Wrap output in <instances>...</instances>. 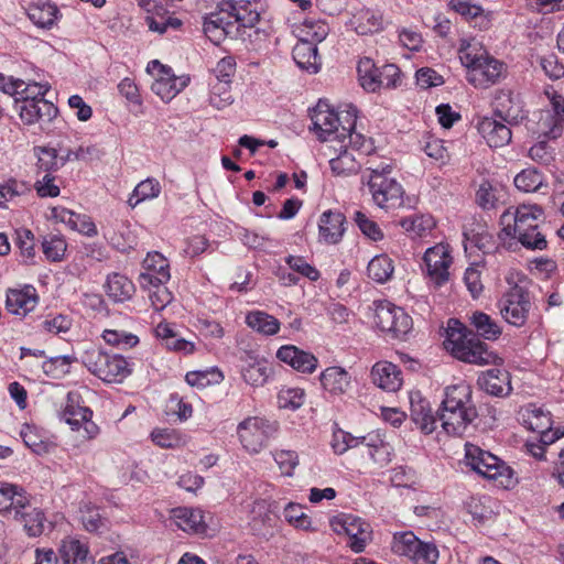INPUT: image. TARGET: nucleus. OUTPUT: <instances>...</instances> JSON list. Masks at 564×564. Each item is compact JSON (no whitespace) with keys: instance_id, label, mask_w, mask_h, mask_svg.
I'll list each match as a JSON object with an SVG mask.
<instances>
[{"instance_id":"f257e3e1","label":"nucleus","mask_w":564,"mask_h":564,"mask_svg":"<svg viewBox=\"0 0 564 564\" xmlns=\"http://www.w3.org/2000/svg\"><path fill=\"white\" fill-rule=\"evenodd\" d=\"M543 209L533 204L509 207L500 216L501 235L516 239L530 250H544L547 246L545 236L539 231Z\"/></svg>"},{"instance_id":"f03ea898","label":"nucleus","mask_w":564,"mask_h":564,"mask_svg":"<svg viewBox=\"0 0 564 564\" xmlns=\"http://www.w3.org/2000/svg\"><path fill=\"white\" fill-rule=\"evenodd\" d=\"M440 421L443 430L453 436L466 434L478 413L471 401V388L466 383L448 387L442 402Z\"/></svg>"},{"instance_id":"7ed1b4c3","label":"nucleus","mask_w":564,"mask_h":564,"mask_svg":"<svg viewBox=\"0 0 564 564\" xmlns=\"http://www.w3.org/2000/svg\"><path fill=\"white\" fill-rule=\"evenodd\" d=\"M446 334L444 345L455 358L477 366L496 362L497 356L488 350V346L459 321L451 318Z\"/></svg>"},{"instance_id":"20e7f679","label":"nucleus","mask_w":564,"mask_h":564,"mask_svg":"<svg viewBox=\"0 0 564 564\" xmlns=\"http://www.w3.org/2000/svg\"><path fill=\"white\" fill-rule=\"evenodd\" d=\"M459 59L467 68L466 79L475 88H488L498 84L507 74L503 62L476 45L467 44L459 50Z\"/></svg>"},{"instance_id":"39448f33","label":"nucleus","mask_w":564,"mask_h":564,"mask_svg":"<svg viewBox=\"0 0 564 564\" xmlns=\"http://www.w3.org/2000/svg\"><path fill=\"white\" fill-rule=\"evenodd\" d=\"M366 171L368 174H364L361 181L368 186L378 207L393 209L403 205L404 189L395 178L390 177L391 165H369Z\"/></svg>"},{"instance_id":"423d86ee","label":"nucleus","mask_w":564,"mask_h":564,"mask_svg":"<svg viewBox=\"0 0 564 564\" xmlns=\"http://www.w3.org/2000/svg\"><path fill=\"white\" fill-rule=\"evenodd\" d=\"M85 367L105 382H121L131 369L129 362L120 355H110L98 348L86 350L82 357Z\"/></svg>"},{"instance_id":"0eeeda50","label":"nucleus","mask_w":564,"mask_h":564,"mask_svg":"<svg viewBox=\"0 0 564 564\" xmlns=\"http://www.w3.org/2000/svg\"><path fill=\"white\" fill-rule=\"evenodd\" d=\"M465 464L484 478L499 480L502 486L510 484L511 468L494 454L474 444L465 445Z\"/></svg>"},{"instance_id":"6e6552de","label":"nucleus","mask_w":564,"mask_h":564,"mask_svg":"<svg viewBox=\"0 0 564 564\" xmlns=\"http://www.w3.org/2000/svg\"><path fill=\"white\" fill-rule=\"evenodd\" d=\"M330 527L336 534L347 539V545L355 553L364 552L366 545L372 540L371 525L354 514L340 513L333 517Z\"/></svg>"},{"instance_id":"1a4fd4ad","label":"nucleus","mask_w":564,"mask_h":564,"mask_svg":"<svg viewBox=\"0 0 564 564\" xmlns=\"http://www.w3.org/2000/svg\"><path fill=\"white\" fill-rule=\"evenodd\" d=\"M276 431L275 422L258 416L247 417L237 427L242 446L251 453H259Z\"/></svg>"},{"instance_id":"9d476101","label":"nucleus","mask_w":564,"mask_h":564,"mask_svg":"<svg viewBox=\"0 0 564 564\" xmlns=\"http://www.w3.org/2000/svg\"><path fill=\"white\" fill-rule=\"evenodd\" d=\"M375 324L392 339H402L412 328V318L401 308L389 302L377 305Z\"/></svg>"},{"instance_id":"9b49d317","label":"nucleus","mask_w":564,"mask_h":564,"mask_svg":"<svg viewBox=\"0 0 564 564\" xmlns=\"http://www.w3.org/2000/svg\"><path fill=\"white\" fill-rule=\"evenodd\" d=\"M502 318L510 325L521 327L525 324L531 310L530 295L522 288H511L498 302Z\"/></svg>"},{"instance_id":"f8f14e48","label":"nucleus","mask_w":564,"mask_h":564,"mask_svg":"<svg viewBox=\"0 0 564 564\" xmlns=\"http://www.w3.org/2000/svg\"><path fill=\"white\" fill-rule=\"evenodd\" d=\"M147 72L155 76L151 86L152 91L165 102L172 100L188 83V78L176 77L171 67L163 65L158 59L148 64Z\"/></svg>"},{"instance_id":"ddd939ff","label":"nucleus","mask_w":564,"mask_h":564,"mask_svg":"<svg viewBox=\"0 0 564 564\" xmlns=\"http://www.w3.org/2000/svg\"><path fill=\"white\" fill-rule=\"evenodd\" d=\"M311 120L313 130L321 141H329L333 135L339 139L341 127L345 126L340 115L322 100L312 110Z\"/></svg>"},{"instance_id":"4468645a","label":"nucleus","mask_w":564,"mask_h":564,"mask_svg":"<svg viewBox=\"0 0 564 564\" xmlns=\"http://www.w3.org/2000/svg\"><path fill=\"white\" fill-rule=\"evenodd\" d=\"M452 260L448 247L445 245L440 243L425 251L423 261L427 276L435 288L444 285L449 280L448 269Z\"/></svg>"},{"instance_id":"2eb2a0df","label":"nucleus","mask_w":564,"mask_h":564,"mask_svg":"<svg viewBox=\"0 0 564 564\" xmlns=\"http://www.w3.org/2000/svg\"><path fill=\"white\" fill-rule=\"evenodd\" d=\"M551 101L552 111L542 112L539 120V131L549 139L561 137L564 128V98L554 89H545Z\"/></svg>"},{"instance_id":"dca6fc26","label":"nucleus","mask_w":564,"mask_h":564,"mask_svg":"<svg viewBox=\"0 0 564 564\" xmlns=\"http://www.w3.org/2000/svg\"><path fill=\"white\" fill-rule=\"evenodd\" d=\"M203 31L212 43L219 45L228 36H236L238 26L220 4L217 11L204 17Z\"/></svg>"},{"instance_id":"f3484780","label":"nucleus","mask_w":564,"mask_h":564,"mask_svg":"<svg viewBox=\"0 0 564 564\" xmlns=\"http://www.w3.org/2000/svg\"><path fill=\"white\" fill-rule=\"evenodd\" d=\"M21 120L25 124L48 123L58 113L57 107L44 98L17 102Z\"/></svg>"},{"instance_id":"a211bd4d","label":"nucleus","mask_w":564,"mask_h":564,"mask_svg":"<svg viewBox=\"0 0 564 564\" xmlns=\"http://www.w3.org/2000/svg\"><path fill=\"white\" fill-rule=\"evenodd\" d=\"M143 269L139 275V284L142 289H150L154 283H166L170 280L169 261L160 253H148L143 260Z\"/></svg>"},{"instance_id":"6ab92c4d","label":"nucleus","mask_w":564,"mask_h":564,"mask_svg":"<svg viewBox=\"0 0 564 564\" xmlns=\"http://www.w3.org/2000/svg\"><path fill=\"white\" fill-rule=\"evenodd\" d=\"M221 6L238 28H253L260 20L259 3L256 0L224 1Z\"/></svg>"},{"instance_id":"aec40b11","label":"nucleus","mask_w":564,"mask_h":564,"mask_svg":"<svg viewBox=\"0 0 564 564\" xmlns=\"http://www.w3.org/2000/svg\"><path fill=\"white\" fill-rule=\"evenodd\" d=\"M346 217L340 212L326 210L318 221L319 240L327 245L338 243L345 234Z\"/></svg>"},{"instance_id":"412c9836","label":"nucleus","mask_w":564,"mask_h":564,"mask_svg":"<svg viewBox=\"0 0 564 564\" xmlns=\"http://www.w3.org/2000/svg\"><path fill=\"white\" fill-rule=\"evenodd\" d=\"M241 361V376L246 383L262 387L268 381L272 369L267 359L247 352Z\"/></svg>"},{"instance_id":"4be33fe9","label":"nucleus","mask_w":564,"mask_h":564,"mask_svg":"<svg viewBox=\"0 0 564 564\" xmlns=\"http://www.w3.org/2000/svg\"><path fill=\"white\" fill-rule=\"evenodd\" d=\"M276 358L291 366L293 369L304 373H312L317 367V358L294 345H284L276 351Z\"/></svg>"},{"instance_id":"5701e85b","label":"nucleus","mask_w":564,"mask_h":564,"mask_svg":"<svg viewBox=\"0 0 564 564\" xmlns=\"http://www.w3.org/2000/svg\"><path fill=\"white\" fill-rule=\"evenodd\" d=\"M37 294L33 286H25L22 290H9L7 292L6 308L9 313L25 316L37 305Z\"/></svg>"},{"instance_id":"b1692460","label":"nucleus","mask_w":564,"mask_h":564,"mask_svg":"<svg viewBox=\"0 0 564 564\" xmlns=\"http://www.w3.org/2000/svg\"><path fill=\"white\" fill-rule=\"evenodd\" d=\"M372 382L388 392H395L402 386V372L389 361H379L371 369Z\"/></svg>"},{"instance_id":"393cba45","label":"nucleus","mask_w":564,"mask_h":564,"mask_svg":"<svg viewBox=\"0 0 564 564\" xmlns=\"http://www.w3.org/2000/svg\"><path fill=\"white\" fill-rule=\"evenodd\" d=\"M361 444L367 448V454L373 463L380 467H384L391 462L393 448L379 431H372L361 436Z\"/></svg>"},{"instance_id":"a878e982","label":"nucleus","mask_w":564,"mask_h":564,"mask_svg":"<svg viewBox=\"0 0 564 564\" xmlns=\"http://www.w3.org/2000/svg\"><path fill=\"white\" fill-rule=\"evenodd\" d=\"M478 131L490 148H501L511 141V129L503 122L492 118H484L478 124Z\"/></svg>"},{"instance_id":"bb28decb","label":"nucleus","mask_w":564,"mask_h":564,"mask_svg":"<svg viewBox=\"0 0 564 564\" xmlns=\"http://www.w3.org/2000/svg\"><path fill=\"white\" fill-rule=\"evenodd\" d=\"M478 384L487 393L495 397L507 395L511 391L510 375L508 371L494 368L478 378Z\"/></svg>"},{"instance_id":"cd10ccee","label":"nucleus","mask_w":564,"mask_h":564,"mask_svg":"<svg viewBox=\"0 0 564 564\" xmlns=\"http://www.w3.org/2000/svg\"><path fill=\"white\" fill-rule=\"evenodd\" d=\"M80 403L82 397L77 391H69L67 393L66 404L61 413V417L70 425L73 431H79L82 421L93 415L91 410Z\"/></svg>"},{"instance_id":"c85d7f7f","label":"nucleus","mask_w":564,"mask_h":564,"mask_svg":"<svg viewBox=\"0 0 564 564\" xmlns=\"http://www.w3.org/2000/svg\"><path fill=\"white\" fill-rule=\"evenodd\" d=\"M62 564H93L88 546L76 539H64L58 549Z\"/></svg>"},{"instance_id":"c756f323","label":"nucleus","mask_w":564,"mask_h":564,"mask_svg":"<svg viewBox=\"0 0 564 564\" xmlns=\"http://www.w3.org/2000/svg\"><path fill=\"white\" fill-rule=\"evenodd\" d=\"M173 519L176 525L185 532L205 534L207 531L203 511L199 509L176 508L173 510Z\"/></svg>"},{"instance_id":"7c9ffc66","label":"nucleus","mask_w":564,"mask_h":564,"mask_svg":"<svg viewBox=\"0 0 564 564\" xmlns=\"http://www.w3.org/2000/svg\"><path fill=\"white\" fill-rule=\"evenodd\" d=\"M349 373L340 367H329L321 375L323 388L332 394H344L350 387Z\"/></svg>"},{"instance_id":"2f4dec72","label":"nucleus","mask_w":564,"mask_h":564,"mask_svg":"<svg viewBox=\"0 0 564 564\" xmlns=\"http://www.w3.org/2000/svg\"><path fill=\"white\" fill-rule=\"evenodd\" d=\"M293 59L297 66L308 73L316 74L321 67L317 47L310 41H301L293 48Z\"/></svg>"},{"instance_id":"473e14b6","label":"nucleus","mask_w":564,"mask_h":564,"mask_svg":"<svg viewBox=\"0 0 564 564\" xmlns=\"http://www.w3.org/2000/svg\"><path fill=\"white\" fill-rule=\"evenodd\" d=\"M107 295L115 302H124L132 297L135 286L126 275L113 273L107 279Z\"/></svg>"},{"instance_id":"72a5a7b5","label":"nucleus","mask_w":564,"mask_h":564,"mask_svg":"<svg viewBox=\"0 0 564 564\" xmlns=\"http://www.w3.org/2000/svg\"><path fill=\"white\" fill-rule=\"evenodd\" d=\"M346 119L347 126L341 127L339 140L344 142L345 139H348L351 152L357 151L360 155L370 154L373 151L371 139H367L365 135L352 131L355 120L349 117V113L346 115Z\"/></svg>"},{"instance_id":"f704fd0d","label":"nucleus","mask_w":564,"mask_h":564,"mask_svg":"<svg viewBox=\"0 0 564 564\" xmlns=\"http://www.w3.org/2000/svg\"><path fill=\"white\" fill-rule=\"evenodd\" d=\"M351 24L359 35L378 32L382 28V15L372 9L360 10L352 19Z\"/></svg>"},{"instance_id":"c9c22d12","label":"nucleus","mask_w":564,"mask_h":564,"mask_svg":"<svg viewBox=\"0 0 564 564\" xmlns=\"http://www.w3.org/2000/svg\"><path fill=\"white\" fill-rule=\"evenodd\" d=\"M246 324L265 336L275 335L280 330V322L263 311L249 312L246 316Z\"/></svg>"},{"instance_id":"e433bc0d","label":"nucleus","mask_w":564,"mask_h":564,"mask_svg":"<svg viewBox=\"0 0 564 564\" xmlns=\"http://www.w3.org/2000/svg\"><path fill=\"white\" fill-rule=\"evenodd\" d=\"M14 519L23 524L25 532L30 536H39L44 531V513L36 508H32L26 499L25 509H21L19 517Z\"/></svg>"},{"instance_id":"4c0bfd02","label":"nucleus","mask_w":564,"mask_h":564,"mask_svg":"<svg viewBox=\"0 0 564 564\" xmlns=\"http://www.w3.org/2000/svg\"><path fill=\"white\" fill-rule=\"evenodd\" d=\"M344 147L345 149L340 151L338 156L329 161L332 172L337 176H349L357 174L361 167V163L347 148V145Z\"/></svg>"},{"instance_id":"58836bf2","label":"nucleus","mask_w":564,"mask_h":564,"mask_svg":"<svg viewBox=\"0 0 564 564\" xmlns=\"http://www.w3.org/2000/svg\"><path fill=\"white\" fill-rule=\"evenodd\" d=\"M58 9L52 3H32L28 8L29 19L40 28H51L57 19Z\"/></svg>"},{"instance_id":"ea45409f","label":"nucleus","mask_w":564,"mask_h":564,"mask_svg":"<svg viewBox=\"0 0 564 564\" xmlns=\"http://www.w3.org/2000/svg\"><path fill=\"white\" fill-rule=\"evenodd\" d=\"M470 325L475 328L477 335L488 340L497 339L501 334L500 326L488 314L484 312H474L469 317Z\"/></svg>"},{"instance_id":"a19ab883","label":"nucleus","mask_w":564,"mask_h":564,"mask_svg":"<svg viewBox=\"0 0 564 564\" xmlns=\"http://www.w3.org/2000/svg\"><path fill=\"white\" fill-rule=\"evenodd\" d=\"M37 158L36 162V174H52L63 166V161L59 160V155L54 148L37 147L34 149Z\"/></svg>"},{"instance_id":"79ce46f5","label":"nucleus","mask_w":564,"mask_h":564,"mask_svg":"<svg viewBox=\"0 0 564 564\" xmlns=\"http://www.w3.org/2000/svg\"><path fill=\"white\" fill-rule=\"evenodd\" d=\"M15 486H9L0 489V511H7L13 514V518L19 517L21 509H25V497L17 491Z\"/></svg>"},{"instance_id":"37998d69","label":"nucleus","mask_w":564,"mask_h":564,"mask_svg":"<svg viewBox=\"0 0 564 564\" xmlns=\"http://www.w3.org/2000/svg\"><path fill=\"white\" fill-rule=\"evenodd\" d=\"M393 262L387 254L376 256L367 267L368 276L378 283H384L392 276Z\"/></svg>"},{"instance_id":"c03bdc74","label":"nucleus","mask_w":564,"mask_h":564,"mask_svg":"<svg viewBox=\"0 0 564 564\" xmlns=\"http://www.w3.org/2000/svg\"><path fill=\"white\" fill-rule=\"evenodd\" d=\"M421 540L411 531L397 532L392 538L391 550L394 554L411 560Z\"/></svg>"},{"instance_id":"a18cd8bd","label":"nucleus","mask_w":564,"mask_h":564,"mask_svg":"<svg viewBox=\"0 0 564 564\" xmlns=\"http://www.w3.org/2000/svg\"><path fill=\"white\" fill-rule=\"evenodd\" d=\"M543 422L534 423V421H528V427L539 433V442L546 448L547 445L553 444L555 441L564 436V429L557 427L553 430L551 427V416L541 415Z\"/></svg>"},{"instance_id":"49530a36","label":"nucleus","mask_w":564,"mask_h":564,"mask_svg":"<svg viewBox=\"0 0 564 564\" xmlns=\"http://www.w3.org/2000/svg\"><path fill=\"white\" fill-rule=\"evenodd\" d=\"M400 226L409 234L415 237H422L430 232L435 221L430 215L414 214L400 220Z\"/></svg>"},{"instance_id":"de8ad7c7","label":"nucleus","mask_w":564,"mask_h":564,"mask_svg":"<svg viewBox=\"0 0 564 564\" xmlns=\"http://www.w3.org/2000/svg\"><path fill=\"white\" fill-rule=\"evenodd\" d=\"M357 73L360 85L367 91L375 93L378 90V74L377 67L370 57H364L358 62Z\"/></svg>"},{"instance_id":"09e8293b","label":"nucleus","mask_w":564,"mask_h":564,"mask_svg":"<svg viewBox=\"0 0 564 564\" xmlns=\"http://www.w3.org/2000/svg\"><path fill=\"white\" fill-rule=\"evenodd\" d=\"M15 245L19 249L21 262L25 265L34 264L35 243L34 235L30 229L20 228L15 230Z\"/></svg>"},{"instance_id":"8fccbe9b","label":"nucleus","mask_w":564,"mask_h":564,"mask_svg":"<svg viewBox=\"0 0 564 564\" xmlns=\"http://www.w3.org/2000/svg\"><path fill=\"white\" fill-rule=\"evenodd\" d=\"M161 193V185L158 180L149 177L140 182L133 189L128 199L130 207L134 208L139 203L145 199L156 198Z\"/></svg>"},{"instance_id":"3c124183","label":"nucleus","mask_w":564,"mask_h":564,"mask_svg":"<svg viewBox=\"0 0 564 564\" xmlns=\"http://www.w3.org/2000/svg\"><path fill=\"white\" fill-rule=\"evenodd\" d=\"M67 243L63 236L50 234L43 237L42 251L51 262H59L64 259Z\"/></svg>"},{"instance_id":"603ef678","label":"nucleus","mask_w":564,"mask_h":564,"mask_svg":"<svg viewBox=\"0 0 564 564\" xmlns=\"http://www.w3.org/2000/svg\"><path fill=\"white\" fill-rule=\"evenodd\" d=\"M514 185L525 193L538 192L544 186V177L535 169H525L516 175Z\"/></svg>"},{"instance_id":"864d4df0","label":"nucleus","mask_w":564,"mask_h":564,"mask_svg":"<svg viewBox=\"0 0 564 564\" xmlns=\"http://www.w3.org/2000/svg\"><path fill=\"white\" fill-rule=\"evenodd\" d=\"M209 102L217 109H223L234 102L231 83L217 82L210 84Z\"/></svg>"},{"instance_id":"5fc2aeb1","label":"nucleus","mask_w":564,"mask_h":564,"mask_svg":"<svg viewBox=\"0 0 564 564\" xmlns=\"http://www.w3.org/2000/svg\"><path fill=\"white\" fill-rule=\"evenodd\" d=\"M20 435L25 444L33 453L42 455L48 453L50 443L45 441L35 426L23 425Z\"/></svg>"},{"instance_id":"6e6d98bb","label":"nucleus","mask_w":564,"mask_h":564,"mask_svg":"<svg viewBox=\"0 0 564 564\" xmlns=\"http://www.w3.org/2000/svg\"><path fill=\"white\" fill-rule=\"evenodd\" d=\"M76 361L74 356H56L43 362V371L55 379L69 373L70 365Z\"/></svg>"},{"instance_id":"4d7b16f0","label":"nucleus","mask_w":564,"mask_h":564,"mask_svg":"<svg viewBox=\"0 0 564 564\" xmlns=\"http://www.w3.org/2000/svg\"><path fill=\"white\" fill-rule=\"evenodd\" d=\"M224 376L221 371L216 368L204 371H189L185 376L186 382L191 387L205 388L213 383H219L223 381Z\"/></svg>"},{"instance_id":"13d9d810","label":"nucleus","mask_w":564,"mask_h":564,"mask_svg":"<svg viewBox=\"0 0 564 564\" xmlns=\"http://www.w3.org/2000/svg\"><path fill=\"white\" fill-rule=\"evenodd\" d=\"M285 520L302 530H310L312 522L311 518L303 511V507L297 503L290 502L284 508Z\"/></svg>"},{"instance_id":"bf43d9fd","label":"nucleus","mask_w":564,"mask_h":564,"mask_svg":"<svg viewBox=\"0 0 564 564\" xmlns=\"http://www.w3.org/2000/svg\"><path fill=\"white\" fill-rule=\"evenodd\" d=\"M304 390L300 388L282 389L278 394L279 406L282 409L296 410L304 403Z\"/></svg>"},{"instance_id":"052dcab7","label":"nucleus","mask_w":564,"mask_h":564,"mask_svg":"<svg viewBox=\"0 0 564 564\" xmlns=\"http://www.w3.org/2000/svg\"><path fill=\"white\" fill-rule=\"evenodd\" d=\"M152 441L164 448L180 446L183 443L181 434L173 429H156L151 433Z\"/></svg>"},{"instance_id":"680f3d73","label":"nucleus","mask_w":564,"mask_h":564,"mask_svg":"<svg viewBox=\"0 0 564 564\" xmlns=\"http://www.w3.org/2000/svg\"><path fill=\"white\" fill-rule=\"evenodd\" d=\"M539 64L550 79L556 80L564 77V64L554 53L540 56Z\"/></svg>"},{"instance_id":"e2e57ef3","label":"nucleus","mask_w":564,"mask_h":564,"mask_svg":"<svg viewBox=\"0 0 564 564\" xmlns=\"http://www.w3.org/2000/svg\"><path fill=\"white\" fill-rule=\"evenodd\" d=\"M354 220L361 230V232L373 241L381 240L383 234L378 224L367 217L362 212H356Z\"/></svg>"},{"instance_id":"0e129e2a","label":"nucleus","mask_w":564,"mask_h":564,"mask_svg":"<svg viewBox=\"0 0 564 564\" xmlns=\"http://www.w3.org/2000/svg\"><path fill=\"white\" fill-rule=\"evenodd\" d=\"M377 82L378 90L380 88H395L401 82L399 67L394 64H384L379 68Z\"/></svg>"},{"instance_id":"69168bd1","label":"nucleus","mask_w":564,"mask_h":564,"mask_svg":"<svg viewBox=\"0 0 564 564\" xmlns=\"http://www.w3.org/2000/svg\"><path fill=\"white\" fill-rule=\"evenodd\" d=\"M438 560V550L435 544L420 542L411 561L413 564H436Z\"/></svg>"},{"instance_id":"338daca9","label":"nucleus","mask_w":564,"mask_h":564,"mask_svg":"<svg viewBox=\"0 0 564 564\" xmlns=\"http://www.w3.org/2000/svg\"><path fill=\"white\" fill-rule=\"evenodd\" d=\"M102 338L107 344L122 348H132L139 343V338L135 335L112 329H106Z\"/></svg>"},{"instance_id":"774afa93","label":"nucleus","mask_w":564,"mask_h":564,"mask_svg":"<svg viewBox=\"0 0 564 564\" xmlns=\"http://www.w3.org/2000/svg\"><path fill=\"white\" fill-rule=\"evenodd\" d=\"M423 151L429 158L440 163H445L448 158L447 149L444 147L443 140L434 137L426 138L423 144Z\"/></svg>"}]
</instances>
